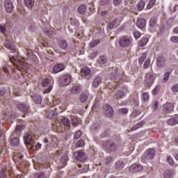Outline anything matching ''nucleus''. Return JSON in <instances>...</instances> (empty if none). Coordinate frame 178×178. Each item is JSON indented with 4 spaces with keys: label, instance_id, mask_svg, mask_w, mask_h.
Segmentation results:
<instances>
[{
    "label": "nucleus",
    "instance_id": "3c124183",
    "mask_svg": "<svg viewBox=\"0 0 178 178\" xmlns=\"http://www.w3.org/2000/svg\"><path fill=\"white\" fill-rule=\"evenodd\" d=\"M167 161L170 165L172 166H175V161H173V159L171 156H168L167 159Z\"/></svg>",
    "mask_w": 178,
    "mask_h": 178
},
{
    "label": "nucleus",
    "instance_id": "e2e57ef3",
    "mask_svg": "<svg viewBox=\"0 0 178 178\" xmlns=\"http://www.w3.org/2000/svg\"><path fill=\"white\" fill-rule=\"evenodd\" d=\"M176 8H177V5H175L174 7L172 5H170V10L171 12H176Z\"/></svg>",
    "mask_w": 178,
    "mask_h": 178
},
{
    "label": "nucleus",
    "instance_id": "20e7f679",
    "mask_svg": "<svg viewBox=\"0 0 178 178\" xmlns=\"http://www.w3.org/2000/svg\"><path fill=\"white\" fill-rule=\"evenodd\" d=\"M58 83L63 86H69L72 83V76L67 74L63 75L58 81Z\"/></svg>",
    "mask_w": 178,
    "mask_h": 178
},
{
    "label": "nucleus",
    "instance_id": "de8ad7c7",
    "mask_svg": "<svg viewBox=\"0 0 178 178\" xmlns=\"http://www.w3.org/2000/svg\"><path fill=\"white\" fill-rule=\"evenodd\" d=\"M52 88H54V86L52 85L49 86L47 89L44 90L43 94H49L52 91Z\"/></svg>",
    "mask_w": 178,
    "mask_h": 178
},
{
    "label": "nucleus",
    "instance_id": "72a5a7b5",
    "mask_svg": "<svg viewBox=\"0 0 178 178\" xmlns=\"http://www.w3.org/2000/svg\"><path fill=\"white\" fill-rule=\"evenodd\" d=\"M34 178H49L44 172L36 173L34 175Z\"/></svg>",
    "mask_w": 178,
    "mask_h": 178
},
{
    "label": "nucleus",
    "instance_id": "4d7b16f0",
    "mask_svg": "<svg viewBox=\"0 0 178 178\" xmlns=\"http://www.w3.org/2000/svg\"><path fill=\"white\" fill-rule=\"evenodd\" d=\"M134 38H136V40H138V38H140L141 37V33H140V32H134Z\"/></svg>",
    "mask_w": 178,
    "mask_h": 178
},
{
    "label": "nucleus",
    "instance_id": "39448f33",
    "mask_svg": "<svg viewBox=\"0 0 178 178\" xmlns=\"http://www.w3.org/2000/svg\"><path fill=\"white\" fill-rule=\"evenodd\" d=\"M155 80V75L151 72H149L145 76V85L147 87H151L154 84Z\"/></svg>",
    "mask_w": 178,
    "mask_h": 178
},
{
    "label": "nucleus",
    "instance_id": "680f3d73",
    "mask_svg": "<svg viewBox=\"0 0 178 178\" xmlns=\"http://www.w3.org/2000/svg\"><path fill=\"white\" fill-rule=\"evenodd\" d=\"M108 3H109V0H103V1H100V5H102V6L108 5Z\"/></svg>",
    "mask_w": 178,
    "mask_h": 178
},
{
    "label": "nucleus",
    "instance_id": "0e129e2a",
    "mask_svg": "<svg viewBox=\"0 0 178 178\" xmlns=\"http://www.w3.org/2000/svg\"><path fill=\"white\" fill-rule=\"evenodd\" d=\"M153 111L158 110V102H155L154 105L152 106Z\"/></svg>",
    "mask_w": 178,
    "mask_h": 178
},
{
    "label": "nucleus",
    "instance_id": "bb28decb",
    "mask_svg": "<svg viewBox=\"0 0 178 178\" xmlns=\"http://www.w3.org/2000/svg\"><path fill=\"white\" fill-rule=\"evenodd\" d=\"M20 144V140L18 137L13 138L10 141V145L13 146H17Z\"/></svg>",
    "mask_w": 178,
    "mask_h": 178
},
{
    "label": "nucleus",
    "instance_id": "f8f14e48",
    "mask_svg": "<svg viewBox=\"0 0 178 178\" xmlns=\"http://www.w3.org/2000/svg\"><path fill=\"white\" fill-rule=\"evenodd\" d=\"M71 94L73 95H79L81 92V86H73L70 89Z\"/></svg>",
    "mask_w": 178,
    "mask_h": 178
},
{
    "label": "nucleus",
    "instance_id": "a878e982",
    "mask_svg": "<svg viewBox=\"0 0 178 178\" xmlns=\"http://www.w3.org/2000/svg\"><path fill=\"white\" fill-rule=\"evenodd\" d=\"M81 73H83V74H85V76H90V74L91 73V69H90L87 67H84L81 68Z\"/></svg>",
    "mask_w": 178,
    "mask_h": 178
},
{
    "label": "nucleus",
    "instance_id": "09e8293b",
    "mask_svg": "<svg viewBox=\"0 0 178 178\" xmlns=\"http://www.w3.org/2000/svg\"><path fill=\"white\" fill-rule=\"evenodd\" d=\"M118 112H120V113H122L123 115H126L128 113L129 110H127V108H120L118 110Z\"/></svg>",
    "mask_w": 178,
    "mask_h": 178
},
{
    "label": "nucleus",
    "instance_id": "c03bdc74",
    "mask_svg": "<svg viewBox=\"0 0 178 178\" xmlns=\"http://www.w3.org/2000/svg\"><path fill=\"white\" fill-rule=\"evenodd\" d=\"M169 76H170V72H167L164 74L163 81L164 83H166L169 80Z\"/></svg>",
    "mask_w": 178,
    "mask_h": 178
},
{
    "label": "nucleus",
    "instance_id": "6e6552de",
    "mask_svg": "<svg viewBox=\"0 0 178 178\" xmlns=\"http://www.w3.org/2000/svg\"><path fill=\"white\" fill-rule=\"evenodd\" d=\"M66 69V66H65V64L60 63L56 64L53 67V72L54 73H59L60 72H62Z\"/></svg>",
    "mask_w": 178,
    "mask_h": 178
},
{
    "label": "nucleus",
    "instance_id": "c9c22d12",
    "mask_svg": "<svg viewBox=\"0 0 178 178\" xmlns=\"http://www.w3.org/2000/svg\"><path fill=\"white\" fill-rule=\"evenodd\" d=\"M147 59V54L144 53L141 55L140 58H139V63L140 65H143L144 63V60Z\"/></svg>",
    "mask_w": 178,
    "mask_h": 178
},
{
    "label": "nucleus",
    "instance_id": "bf43d9fd",
    "mask_svg": "<svg viewBox=\"0 0 178 178\" xmlns=\"http://www.w3.org/2000/svg\"><path fill=\"white\" fill-rule=\"evenodd\" d=\"M45 34L49 37H51V35H54V31L51 30H47L45 31Z\"/></svg>",
    "mask_w": 178,
    "mask_h": 178
},
{
    "label": "nucleus",
    "instance_id": "cd10ccee",
    "mask_svg": "<svg viewBox=\"0 0 178 178\" xmlns=\"http://www.w3.org/2000/svg\"><path fill=\"white\" fill-rule=\"evenodd\" d=\"M163 176L164 178H170L173 176V171L168 170L164 172Z\"/></svg>",
    "mask_w": 178,
    "mask_h": 178
},
{
    "label": "nucleus",
    "instance_id": "473e14b6",
    "mask_svg": "<svg viewBox=\"0 0 178 178\" xmlns=\"http://www.w3.org/2000/svg\"><path fill=\"white\" fill-rule=\"evenodd\" d=\"M84 145H85L84 140L81 139V140H79L76 143V148H81V147H84Z\"/></svg>",
    "mask_w": 178,
    "mask_h": 178
},
{
    "label": "nucleus",
    "instance_id": "f03ea898",
    "mask_svg": "<svg viewBox=\"0 0 178 178\" xmlns=\"http://www.w3.org/2000/svg\"><path fill=\"white\" fill-rule=\"evenodd\" d=\"M155 149H148L144 154L141 156V160L145 162L147 159H152L155 156Z\"/></svg>",
    "mask_w": 178,
    "mask_h": 178
},
{
    "label": "nucleus",
    "instance_id": "412c9836",
    "mask_svg": "<svg viewBox=\"0 0 178 178\" xmlns=\"http://www.w3.org/2000/svg\"><path fill=\"white\" fill-rule=\"evenodd\" d=\"M78 12L80 15H84L87 12V6L82 4L78 7Z\"/></svg>",
    "mask_w": 178,
    "mask_h": 178
},
{
    "label": "nucleus",
    "instance_id": "f3484780",
    "mask_svg": "<svg viewBox=\"0 0 178 178\" xmlns=\"http://www.w3.org/2000/svg\"><path fill=\"white\" fill-rule=\"evenodd\" d=\"M17 109H18V111H20L21 112L26 113L29 111V107L24 104H19L17 105Z\"/></svg>",
    "mask_w": 178,
    "mask_h": 178
},
{
    "label": "nucleus",
    "instance_id": "a19ab883",
    "mask_svg": "<svg viewBox=\"0 0 178 178\" xmlns=\"http://www.w3.org/2000/svg\"><path fill=\"white\" fill-rule=\"evenodd\" d=\"M156 2V0H150L149 3L147 6V9H151L154 5H155V3Z\"/></svg>",
    "mask_w": 178,
    "mask_h": 178
},
{
    "label": "nucleus",
    "instance_id": "c85d7f7f",
    "mask_svg": "<svg viewBox=\"0 0 178 178\" xmlns=\"http://www.w3.org/2000/svg\"><path fill=\"white\" fill-rule=\"evenodd\" d=\"M99 42H101V41L99 39L94 40L90 42L89 45L90 48H94L95 47H97Z\"/></svg>",
    "mask_w": 178,
    "mask_h": 178
},
{
    "label": "nucleus",
    "instance_id": "c756f323",
    "mask_svg": "<svg viewBox=\"0 0 178 178\" xmlns=\"http://www.w3.org/2000/svg\"><path fill=\"white\" fill-rule=\"evenodd\" d=\"M3 72H4L5 74H6V77L5 75H3V78L4 79H10L11 75H10V73L9 72V70L4 67L3 68Z\"/></svg>",
    "mask_w": 178,
    "mask_h": 178
},
{
    "label": "nucleus",
    "instance_id": "864d4df0",
    "mask_svg": "<svg viewBox=\"0 0 178 178\" xmlns=\"http://www.w3.org/2000/svg\"><path fill=\"white\" fill-rule=\"evenodd\" d=\"M168 124H169L170 126H176V124L175 123V120L174 118H171L170 120H168L167 122Z\"/></svg>",
    "mask_w": 178,
    "mask_h": 178
},
{
    "label": "nucleus",
    "instance_id": "37998d69",
    "mask_svg": "<svg viewBox=\"0 0 178 178\" xmlns=\"http://www.w3.org/2000/svg\"><path fill=\"white\" fill-rule=\"evenodd\" d=\"M81 134H82L81 131L79 130L78 131H76V132L75 133V135H74V138L75 140H79V138L80 137H81Z\"/></svg>",
    "mask_w": 178,
    "mask_h": 178
},
{
    "label": "nucleus",
    "instance_id": "1a4fd4ad",
    "mask_svg": "<svg viewBox=\"0 0 178 178\" xmlns=\"http://www.w3.org/2000/svg\"><path fill=\"white\" fill-rule=\"evenodd\" d=\"M156 65L158 67H165V66H166L165 57H163V56H159L156 58Z\"/></svg>",
    "mask_w": 178,
    "mask_h": 178
},
{
    "label": "nucleus",
    "instance_id": "dca6fc26",
    "mask_svg": "<svg viewBox=\"0 0 178 178\" xmlns=\"http://www.w3.org/2000/svg\"><path fill=\"white\" fill-rule=\"evenodd\" d=\"M147 24V21L144 18H139L137 22V26L138 29H144Z\"/></svg>",
    "mask_w": 178,
    "mask_h": 178
},
{
    "label": "nucleus",
    "instance_id": "f704fd0d",
    "mask_svg": "<svg viewBox=\"0 0 178 178\" xmlns=\"http://www.w3.org/2000/svg\"><path fill=\"white\" fill-rule=\"evenodd\" d=\"M88 99V96L86 93H83L80 96V101L81 102H86Z\"/></svg>",
    "mask_w": 178,
    "mask_h": 178
},
{
    "label": "nucleus",
    "instance_id": "052dcab7",
    "mask_svg": "<svg viewBox=\"0 0 178 178\" xmlns=\"http://www.w3.org/2000/svg\"><path fill=\"white\" fill-rule=\"evenodd\" d=\"M122 3V0H113V4L115 6H119Z\"/></svg>",
    "mask_w": 178,
    "mask_h": 178
},
{
    "label": "nucleus",
    "instance_id": "6ab92c4d",
    "mask_svg": "<svg viewBox=\"0 0 178 178\" xmlns=\"http://www.w3.org/2000/svg\"><path fill=\"white\" fill-rule=\"evenodd\" d=\"M35 0H24V5L29 9H33Z\"/></svg>",
    "mask_w": 178,
    "mask_h": 178
},
{
    "label": "nucleus",
    "instance_id": "4c0bfd02",
    "mask_svg": "<svg viewBox=\"0 0 178 178\" xmlns=\"http://www.w3.org/2000/svg\"><path fill=\"white\" fill-rule=\"evenodd\" d=\"M62 124H64L65 126H70V120L67 118H63L61 120Z\"/></svg>",
    "mask_w": 178,
    "mask_h": 178
},
{
    "label": "nucleus",
    "instance_id": "423d86ee",
    "mask_svg": "<svg viewBox=\"0 0 178 178\" xmlns=\"http://www.w3.org/2000/svg\"><path fill=\"white\" fill-rule=\"evenodd\" d=\"M4 8L7 13H12L13 12V3L11 0H6L4 1Z\"/></svg>",
    "mask_w": 178,
    "mask_h": 178
},
{
    "label": "nucleus",
    "instance_id": "5fc2aeb1",
    "mask_svg": "<svg viewBox=\"0 0 178 178\" xmlns=\"http://www.w3.org/2000/svg\"><path fill=\"white\" fill-rule=\"evenodd\" d=\"M66 162H67V157L66 156H62L60 159V163L64 164L65 166Z\"/></svg>",
    "mask_w": 178,
    "mask_h": 178
},
{
    "label": "nucleus",
    "instance_id": "4468645a",
    "mask_svg": "<svg viewBox=\"0 0 178 178\" xmlns=\"http://www.w3.org/2000/svg\"><path fill=\"white\" fill-rule=\"evenodd\" d=\"M57 115L58 114L56 113L55 111H51V110H48L44 113V116L47 118V119H55Z\"/></svg>",
    "mask_w": 178,
    "mask_h": 178
},
{
    "label": "nucleus",
    "instance_id": "9d476101",
    "mask_svg": "<svg viewBox=\"0 0 178 178\" xmlns=\"http://www.w3.org/2000/svg\"><path fill=\"white\" fill-rule=\"evenodd\" d=\"M143 170V166L138 164H134L129 168V171L132 173H138V172H141Z\"/></svg>",
    "mask_w": 178,
    "mask_h": 178
},
{
    "label": "nucleus",
    "instance_id": "ddd939ff",
    "mask_svg": "<svg viewBox=\"0 0 178 178\" xmlns=\"http://www.w3.org/2000/svg\"><path fill=\"white\" fill-rule=\"evenodd\" d=\"M173 108L172 103H166L163 105V111L165 113H170V112H173Z\"/></svg>",
    "mask_w": 178,
    "mask_h": 178
},
{
    "label": "nucleus",
    "instance_id": "49530a36",
    "mask_svg": "<svg viewBox=\"0 0 178 178\" xmlns=\"http://www.w3.org/2000/svg\"><path fill=\"white\" fill-rule=\"evenodd\" d=\"M112 161H113V159L111 156L106 157L105 161L106 165H111Z\"/></svg>",
    "mask_w": 178,
    "mask_h": 178
},
{
    "label": "nucleus",
    "instance_id": "7ed1b4c3",
    "mask_svg": "<svg viewBox=\"0 0 178 178\" xmlns=\"http://www.w3.org/2000/svg\"><path fill=\"white\" fill-rule=\"evenodd\" d=\"M103 112L106 118H112L114 115L113 108L110 104H105L103 106Z\"/></svg>",
    "mask_w": 178,
    "mask_h": 178
},
{
    "label": "nucleus",
    "instance_id": "b1692460",
    "mask_svg": "<svg viewBox=\"0 0 178 178\" xmlns=\"http://www.w3.org/2000/svg\"><path fill=\"white\" fill-rule=\"evenodd\" d=\"M58 45L62 49H66L67 48V42L65 40H61L58 42Z\"/></svg>",
    "mask_w": 178,
    "mask_h": 178
},
{
    "label": "nucleus",
    "instance_id": "338daca9",
    "mask_svg": "<svg viewBox=\"0 0 178 178\" xmlns=\"http://www.w3.org/2000/svg\"><path fill=\"white\" fill-rule=\"evenodd\" d=\"M6 92V91L5 90V89L0 88V97H3V95H5Z\"/></svg>",
    "mask_w": 178,
    "mask_h": 178
},
{
    "label": "nucleus",
    "instance_id": "4be33fe9",
    "mask_svg": "<svg viewBox=\"0 0 178 178\" xmlns=\"http://www.w3.org/2000/svg\"><path fill=\"white\" fill-rule=\"evenodd\" d=\"M158 23V18L156 17H152L149 20L150 27H155Z\"/></svg>",
    "mask_w": 178,
    "mask_h": 178
},
{
    "label": "nucleus",
    "instance_id": "58836bf2",
    "mask_svg": "<svg viewBox=\"0 0 178 178\" xmlns=\"http://www.w3.org/2000/svg\"><path fill=\"white\" fill-rule=\"evenodd\" d=\"M49 83H51V81L49 79H45L42 82V87H48L49 86Z\"/></svg>",
    "mask_w": 178,
    "mask_h": 178
},
{
    "label": "nucleus",
    "instance_id": "6e6d98bb",
    "mask_svg": "<svg viewBox=\"0 0 178 178\" xmlns=\"http://www.w3.org/2000/svg\"><path fill=\"white\" fill-rule=\"evenodd\" d=\"M149 98V95H148V93L145 92L143 94V99H144V101H148Z\"/></svg>",
    "mask_w": 178,
    "mask_h": 178
},
{
    "label": "nucleus",
    "instance_id": "9b49d317",
    "mask_svg": "<svg viewBox=\"0 0 178 178\" xmlns=\"http://www.w3.org/2000/svg\"><path fill=\"white\" fill-rule=\"evenodd\" d=\"M4 45L6 48H7V49H9L13 54L16 52V47H15V45H13V43H12V41L6 40L4 43Z\"/></svg>",
    "mask_w": 178,
    "mask_h": 178
},
{
    "label": "nucleus",
    "instance_id": "aec40b11",
    "mask_svg": "<svg viewBox=\"0 0 178 178\" xmlns=\"http://www.w3.org/2000/svg\"><path fill=\"white\" fill-rule=\"evenodd\" d=\"M106 148L108 151H115V149H116V145H115V143H113L112 142H108L106 143Z\"/></svg>",
    "mask_w": 178,
    "mask_h": 178
},
{
    "label": "nucleus",
    "instance_id": "5701e85b",
    "mask_svg": "<svg viewBox=\"0 0 178 178\" xmlns=\"http://www.w3.org/2000/svg\"><path fill=\"white\" fill-rule=\"evenodd\" d=\"M32 98L35 104H41L42 102V98L40 95H35Z\"/></svg>",
    "mask_w": 178,
    "mask_h": 178
},
{
    "label": "nucleus",
    "instance_id": "f257e3e1",
    "mask_svg": "<svg viewBox=\"0 0 178 178\" xmlns=\"http://www.w3.org/2000/svg\"><path fill=\"white\" fill-rule=\"evenodd\" d=\"M118 43L121 48H129L133 45V38L130 36L124 35L120 38Z\"/></svg>",
    "mask_w": 178,
    "mask_h": 178
},
{
    "label": "nucleus",
    "instance_id": "ea45409f",
    "mask_svg": "<svg viewBox=\"0 0 178 178\" xmlns=\"http://www.w3.org/2000/svg\"><path fill=\"white\" fill-rule=\"evenodd\" d=\"M149 66H151V60H149V58H147L144 63L143 67L145 69H148V67H149Z\"/></svg>",
    "mask_w": 178,
    "mask_h": 178
},
{
    "label": "nucleus",
    "instance_id": "69168bd1",
    "mask_svg": "<svg viewBox=\"0 0 178 178\" xmlns=\"http://www.w3.org/2000/svg\"><path fill=\"white\" fill-rule=\"evenodd\" d=\"M72 123H74V124L75 126H77V124L79 123V121L77 120V118H75L72 119Z\"/></svg>",
    "mask_w": 178,
    "mask_h": 178
},
{
    "label": "nucleus",
    "instance_id": "e433bc0d",
    "mask_svg": "<svg viewBox=\"0 0 178 178\" xmlns=\"http://www.w3.org/2000/svg\"><path fill=\"white\" fill-rule=\"evenodd\" d=\"M160 90H161V86H156L152 90L153 95H158V94L159 93Z\"/></svg>",
    "mask_w": 178,
    "mask_h": 178
},
{
    "label": "nucleus",
    "instance_id": "7c9ffc66",
    "mask_svg": "<svg viewBox=\"0 0 178 178\" xmlns=\"http://www.w3.org/2000/svg\"><path fill=\"white\" fill-rule=\"evenodd\" d=\"M98 63H99V65H105V63H106V56H100L99 59L98 60Z\"/></svg>",
    "mask_w": 178,
    "mask_h": 178
},
{
    "label": "nucleus",
    "instance_id": "393cba45",
    "mask_svg": "<svg viewBox=\"0 0 178 178\" xmlns=\"http://www.w3.org/2000/svg\"><path fill=\"white\" fill-rule=\"evenodd\" d=\"M148 43L147 38H142L141 40L138 42V45L140 47H145Z\"/></svg>",
    "mask_w": 178,
    "mask_h": 178
},
{
    "label": "nucleus",
    "instance_id": "a18cd8bd",
    "mask_svg": "<svg viewBox=\"0 0 178 178\" xmlns=\"http://www.w3.org/2000/svg\"><path fill=\"white\" fill-rule=\"evenodd\" d=\"M111 76H113V77L111 78V79H113V80H116V79H122V76L120 75H119L118 73L113 72L111 74Z\"/></svg>",
    "mask_w": 178,
    "mask_h": 178
},
{
    "label": "nucleus",
    "instance_id": "2f4dec72",
    "mask_svg": "<svg viewBox=\"0 0 178 178\" xmlns=\"http://www.w3.org/2000/svg\"><path fill=\"white\" fill-rule=\"evenodd\" d=\"M145 6V3L143 1H140L137 5L138 10H143Z\"/></svg>",
    "mask_w": 178,
    "mask_h": 178
},
{
    "label": "nucleus",
    "instance_id": "603ef678",
    "mask_svg": "<svg viewBox=\"0 0 178 178\" xmlns=\"http://www.w3.org/2000/svg\"><path fill=\"white\" fill-rule=\"evenodd\" d=\"M172 92H178V83H176L172 86Z\"/></svg>",
    "mask_w": 178,
    "mask_h": 178
},
{
    "label": "nucleus",
    "instance_id": "a211bd4d",
    "mask_svg": "<svg viewBox=\"0 0 178 178\" xmlns=\"http://www.w3.org/2000/svg\"><path fill=\"white\" fill-rule=\"evenodd\" d=\"M101 83H102V78L101 76H97L92 81V86L95 88H97Z\"/></svg>",
    "mask_w": 178,
    "mask_h": 178
},
{
    "label": "nucleus",
    "instance_id": "2eb2a0df",
    "mask_svg": "<svg viewBox=\"0 0 178 178\" xmlns=\"http://www.w3.org/2000/svg\"><path fill=\"white\" fill-rule=\"evenodd\" d=\"M24 143L29 147V145H31V143H33V136L31 135H26L24 136Z\"/></svg>",
    "mask_w": 178,
    "mask_h": 178
},
{
    "label": "nucleus",
    "instance_id": "774afa93",
    "mask_svg": "<svg viewBox=\"0 0 178 178\" xmlns=\"http://www.w3.org/2000/svg\"><path fill=\"white\" fill-rule=\"evenodd\" d=\"M22 129H23V125H18L15 128V131H20V130H22Z\"/></svg>",
    "mask_w": 178,
    "mask_h": 178
},
{
    "label": "nucleus",
    "instance_id": "13d9d810",
    "mask_svg": "<svg viewBox=\"0 0 178 178\" xmlns=\"http://www.w3.org/2000/svg\"><path fill=\"white\" fill-rule=\"evenodd\" d=\"M171 41H172V42L177 44L178 43V36H172L171 38Z\"/></svg>",
    "mask_w": 178,
    "mask_h": 178
},
{
    "label": "nucleus",
    "instance_id": "0eeeda50",
    "mask_svg": "<svg viewBox=\"0 0 178 178\" xmlns=\"http://www.w3.org/2000/svg\"><path fill=\"white\" fill-rule=\"evenodd\" d=\"M75 159H77V161H86L87 159V156L86 155V152L83 150H80L76 152L75 154Z\"/></svg>",
    "mask_w": 178,
    "mask_h": 178
},
{
    "label": "nucleus",
    "instance_id": "8fccbe9b",
    "mask_svg": "<svg viewBox=\"0 0 178 178\" xmlns=\"http://www.w3.org/2000/svg\"><path fill=\"white\" fill-rule=\"evenodd\" d=\"M124 96V92L123 91H118L116 94L117 98H122Z\"/></svg>",
    "mask_w": 178,
    "mask_h": 178
},
{
    "label": "nucleus",
    "instance_id": "79ce46f5",
    "mask_svg": "<svg viewBox=\"0 0 178 178\" xmlns=\"http://www.w3.org/2000/svg\"><path fill=\"white\" fill-rule=\"evenodd\" d=\"M118 23V19H114L111 22L108 24V29H112L113 27H115V24Z\"/></svg>",
    "mask_w": 178,
    "mask_h": 178
}]
</instances>
